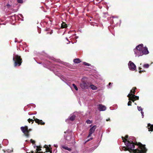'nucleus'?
Masks as SVG:
<instances>
[{
  "label": "nucleus",
  "mask_w": 153,
  "mask_h": 153,
  "mask_svg": "<svg viewBox=\"0 0 153 153\" xmlns=\"http://www.w3.org/2000/svg\"><path fill=\"white\" fill-rule=\"evenodd\" d=\"M17 1L18 3H22V0H17Z\"/></svg>",
  "instance_id": "30"
},
{
  "label": "nucleus",
  "mask_w": 153,
  "mask_h": 153,
  "mask_svg": "<svg viewBox=\"0 0 153 153\" xmlns=\"http://www.w3.org/2000/svg\"><path fill=\"white\" fill-rule=\"evenodd\" d=\"M7 6L8 7L10 6V4H7Z\"/></svg>",
  "instance_id": "33"
},
{
  "label": "nucleus",
  "mask_w": 153,
  "mask_h": 153,
  "mask_svg": "<svg viewBox=\"0 0 153 153\" xmlns=\"http://www.w3.org/2000/svg\"><path fill=\"white\" fill-rule=\"evenodd\" d=\"M136 89V87H134L131 90L130 93L131 95V96H133V97H134V99L135 100H139V97L137 96H135L134 94H135V90Z\"/></svg>",
  "instance_id": "5"
},
{
  "label": "nucleus",
  "mask_w": 153,
  "mask_h": 153,
  "mask_svg": "<svg viewBox=\"0 0 153 153\" xmlns=\"http://www.w3.org/2000/svg\"><path fill=\"white\" fill-rule=\"evenodd\" d=\"M62 148L65 149H66V150H68L69 151H71V149H70V148H68V147L66 146H62Z\"/></svg>",
  "instance_id": "16"
},
{
  "label": "nucleus",
  "mask_w": 153,
  "mask_h": 153,
  "mask_svg": "<svg viewBox=\"0 0 153 153\" xmlns=\"http://www.w3.org/2000/svg\"><path fill=\"white\" fill-rule=\"evenodd\" d=\"M19 15L20 17H21L22 18H23V16L22 14H19Z\"/></svg>",
  "instance_id": "32"
},
{
  "label": "nucleus",
  "mask_w": 153,
  "mask_h": 153,
  "mask_svg": "<svg viewBox=\"0 0 153 153\" xmlns=\"http://www.w3.org/2000/svg\"><path fill=\"white\" fill-rule=\"evenodd\" d=\"M28 121L29 123H30V121H34V120H33L32 119H30V118H29L28 120Z\"/></svg>",
  "instance_id": "27"
},
{
  "label": "nucleus",
  "mask_w": 153,
  "mask_h": 153,
  "mask_svg": "<svg viewBox=\"0 0 153 153\" xmlns=\"http://www.w3.org/2000/svg\"><path fill=\"white\" fill-rule=\"evenodd\" d=\"M76 39L78 38V37H76Z\"/></svg>",
  "instance_id": "41"
},
{
  "label": "nucleus",
  "mask_w": 153,
  "mask_h": 153,
  "mask_svg": "<svg viewBox=\"0 0 153 153\" xmlns=\"http://www.w3.org/2000/svg\"><path fill=\"white\" fill-rule=\"evenodd\" d=\"M131 102L130 100L128 102V106L131 105Z\"/></svg>",
  "instance_id": "26"
},
{
  "label": "nucleus",
  "mask_w": 153,
  "mask_h": 153,
  "mask_svg": "<svg viewBox=\"0 0 153 153\" xmlns=\"http://www.w3.org/2000/svg\"><path fill=\"white\" fill-rule=\"evenodd\" d=\"M21 129L24 133V135L27 137H28L29 136V131L31 130L30 129L28 130V127L27 126H25V127H21Z\"/></svg>",
  "instance_id": "4"
},
{
  "label": "nucleus",
  "mask_w": 153,
  "mask_h": 153,
  "mask_svg": "<svg viewBox=\"0 0 153 153\" xmlns=\"http://www.w3.org/2000/svg\"><path fill=\"white\" fill-rule=\"evenodd\" d=\"M98 108L100 111H104L106 109V107L101 104L99 105Z\"/></svg>",
  "instance_id": "10"
},
{
  "label": "nucleus",
  "mask_w": 153,
  "mask_h": 153,
  "mask_svg": "<svg viewBox=\"0 0 153 153\" xmlns=\"http://www.w3.org/2000/svg\"><path fill=\"white\" fill-rule=\"evenodd\" d=\"M110 120V118H108V119H107L106 120V121H109V120Z\"/></svg>",
  "instance_id": "34"
},
{
  "label": "nucleus",
  "mask_w": 153,
  "mask_h": 153,
  "mask_svg": "<svg viewBox=\"0 0 153 153\" xmlns=\"http://www.w3.org/2000/svg\"><path fill=\"white\" fill-rule=\"evenodd\" d=\"M111 82H109V83L108 85H111Z\"/></svg>",
  "instance_id": "39"
},
{
  "label": "nucleus",
  "mask_w": 153,
  "mask_h": 153,
  "mask_svg": "<svg viewBox=\"0 0 153 153\" xmlns=\"http://www.w3.org/2000/svg\"><path fill=\"white\" fill-rule=\"evenodd\" d=\"M143 71H141L140 70L139 71V73H141V72H143Z\"/></svg>",
  "instance_id": "35"
},
{
  "label": "nucleus",
  "mask_w": 153,
  "mask_h": 153,
  "mask_svg": "<svg viewBox=\"0 0 153 153\" xmlns=\"http://www.w3.org/2000/svg\"><path fill=\"white\" fill-rule=\"evenodd\" d=\"M33 119L35 121V122L41 125H44L45 124V123L43 122L42 120H39L37 118H36L35 117H33Z\"/></svg>",
  "instance_id": "9"
},
{
  "label": "nucleus",
  "mask_w": 153,
  "mask_h": 153,
  "mask_svg": "<svg viewBox=\"0 0 153 153\" xmlns=\"http://www.w3.org/2000/svg\"><path fill=\"white\" fill-rule=\"evenodd\" d=\"M4 152H5V151L4 150Z\"/></svg>",
  "instance_id": "47"
},
{
  "label": "nucleus",
  "mask_w": 153,
  "mask_h": 153,
  "mask_svg": "<svg viewBox=\"0 0 153 153\" xmlns=\"http://www.w3.org/2000/svg\"><path fill=\"white\" fill-rule=\"evenodd\" d=\"M96 128V126H94L90 129L89 130V135L88 136V137H90L92 134L94 132Z\"/></svg>",
  "instance_id": "8"
},
{
  "label": "nucleus",
  "mask_w": 153,
  "mask_h": 153,
  "mask_svg": "<svg viewBox=\"0 0 153 153\" xmlns=\"http://www.w3.org/2000/svg\"><path fill=\"white\" fill-rule=\"evenodd\" d=\"M30 141L33 144L35 143V141L34 140H33L32 139L30 140Z\"/></svg>",
  "instance_id": "29"
},
{
  "label": "nucleus",
  "mask_w": 153,
  "mask_h": 153,
  "mask_svg": "<svg viewBox=\"0 0 153 153\" xmlns=\"http://www.w3.org/2000/svg\"><path fill=\"white\" fill-rule=\"evenodd\" d=\"M35 153H43L42 152H35Z\"/></svg>",
  "instance_id": "38"
},
{
  "label": "nucleus",
  "mask_w": 153,
  "mask_h": 153,
  "mask_svg": "<svg viewBox=\"0 0 153 153\" xmlns=\"http://www.w3.org/2000/svg\"><path fill=\"white\" fill-rule=\"evenodd\" d=\"M66 39L67 40H68V39L67 38H66Z\"/></svg>",
  "instance_id": "46"
},
{
  "label": "nucleus",
  "mask_w": 153,
  "mask_h": 153,
  "mask_svg": "<svg viewBox=\"0 0 153 153\" xmlns=\"http://www.w3.org/2000/svg\"><path fill=\"white\" fill-rule=\"evenodd\" d=\"M80 86L83 89H87L89 87L88 83L83 80H82V82L80 84Z\"/></svg>",
  "instance_id": "7"
},
{
  "label": "nucleus",
  "mask_w": 153,
  "mask_h": 153,
  "mask_svg": "<svg viewBox=\"0 0 153 153\" xmlns=\"http://www.w3.org/2000/svg\"><path fill=\"white\" fill-rule=\"evenodd\" d=\"M149 64H145L143 66V67L144 68H148L149 67Z\"/></svg>",
  "instance_id": "22"
},
{
  "label": "nucleus",
  "mask_w": 153,
  "mask_h": 153,
  "mask_svg": "<svg viewBox=\"0 0 153 153\" xmlns=\"http://www.w3.org/2000/svg\"><path fill=\"white\" fill-rule=\"evenodd\" d=\"M127 97H128L129 98H128V100H131L133 102H134V101L135 100L134 99V97H133V96L132 97L131 96V94H128V95H127Z\"/></svg>",
  "instance_id": "12"
},
{
  "label": "nucleus",
  "mask_w": 153,
  "mask_h": 153,
  "mask_svg": "<svg viewBox=\"0 0 153 153\" xmlns=\"http://www.w3.org/2000/svg\"><path fill=\"white\" fill-rule=\"evenodd\" d=\"M86 122L88 124H91L92 123V121L90 120H88L86 121Z\"/></svg>",
  "instance_id": "24"
},
{
  "label": "nucleus",
  "mask_w": 153,
  "mask_h": 153,
  "mask_svg": "<svg viewBox=\"0 0 153 153\" xmlns=\"http://www.w3.org/2000/svg\"><path fill=\"white\" fill-rule=\"evenodd\" d=\"M80 62L79 59H76L74 60V62L76 63H80Z\"/></svg>",
  "instance_id": "17"
},
{
  "label": "nucleus",
  "mask_w": 153,
  "mask_h": 153,
  "mask_svg": "<svg viewBox=\"0 0 153 153\" xmlns=\"http://www.w3.org/2000/svg\"><path fill=\"white\" fill-rule=\"evenodd\" d=\"M28 114L29 115H31L33 114H30V113L29 112L28 113Z\"/></svg>",
  "instance_id": "36"
},
{
  "label": "nucleus",
  "mask_w": 153,
  "mask_h": 153,
  "mask_svg": "<svg viewBox=\"0 0 153 153\" xmlns=\"http://www.w3.org/2000/svg\"><path fill=\"white\" fill-rule=\"evenodd\" d=\"M128 66L129 69L132 71H134L136 69L135 65L131 61H129Z\"/></svg>",
  "instance_id": "6"
},
{
  "label": "nucleus",
  "mask_w": 153,
  "mask_h": 153,
  "mask_svg": "<svg viewBox=\"0 0 153 153\" xmlns=\"http://www.w3.org/2000/svg\"><path fill=\"white\" fill-rule=\"evenodd\" d=\"M139 68V69H141V68Z\"/></svg>",
  "instance_id": "43"
},
{
  "label": "nucleus",
  "mask_w": 153,
  "mask_h": 153,
  "mask_svg": "<svg viewBox=\"0 0 153 153\" xmlns=\"http://www.w3.org/2000/svg\"><path fill=\"white\" fill-rule=\"evenodd\" d=\"M33 151H31V153H33Z\"/></svg>",
  "instance_id": "42"
},
{
  "label": "nucleus",
  "mask_w": 153,
  "mask_h": 153,
  "mask_svg": "<svg viewBox=\"0 0 153 153\" xmlns=\"http://www.w3.org/2000/svg\"><path fill=\"white\" fill-rule=\"evenodd\" d=\"M13 150H10V149H8L7 151V152H6V153H11V152H13Z\"/></svg>",
  "instance_id": "25"
},
{
  "label": "nucleus",
  "mask_w": 153,
  "mask_h": 153,
  "mask_svg": "<svg viewBox=\"0 0 153 153\" xmlns=\"http://www.w3.org/2000/svg\"><path fill=\"white\" fill-rule=\"evenodd\" d=\"M72 85H73V86L74 87V88H75V89L76 91H78V88L77 87V86L76 85L74 84H72Z\"/></svg>",
  "instance_id": "21"
},
{
  "label": "nucleus",
  "mask_w": 153,
  "mask_h": 153,
  "mask_svg": "<svg viewBox=\"0 0 153 153\" xmlns=\"http://www.w3.org/2000/svg\"><path fill=\"white\" fill-rule=\"evenodd\" d=\"M90 87L93 90H96L97 89V87L93 85H90Z\"/></svg>",
  "instance_id": "18"
},
{
  "label": "nucleus",
  "mask_w": 153,
  "mask_h": 153,
  "mask_svg": "<svg viewBox=\"0 0 153 153\" xmlns=\"http://www.w3.org/2000/svg\"><path fill=\"white\" fill-rule=\"evenodd\" d=\"M37 149H36V150H37V152H38V151H41V147H39V146H37Z\"/></svg>",
  "instance_id": "20"
},
{
  "label": "nucleus",
  "mask_w": 153,
  "mask_h": 153,
  "mask_svg": "<svg viewBox=\"0 0 153 153\" xmlns=\"http://www.w3.org/2000/svg\"><path fill=\"white\" fill-rule=\"evenodd\" d=\"M44 147L46 149V150H47L46 152H50V153H52V151L51 150V149L49 148V147H48L47 145H45Z\"/></svg>",
  "instance_id": "14"
},
{
  "label": "nucleus",
  "mask_w": 153,
  "mask_h": 153,
  "mask_svg": "<svg viewBox=\"0 0 153 153\" xmlns=\"http://www.w3.org/2000/svg\"><path fill=\"white\" fill-rule=\"evenodd\" d=\"M123 141L124 142L126 147H124L123 148V150L124 151L128 150L130 152H133L134 153H145L147 150L145 147V145H142L140 143L138 144L137 143L135 144L139 146V148L138 149H134V140L135 137H131L129 138L128 135H126L125 138L123 137H122Z\"/></svg>",
  "instance_id": "1"
},
{
  "label": "nucleus",
  "mask_w": 153,
  "mask_h": 153,
  "mask_svg": "<svg viewBox=\"0 0 153 153\" xmlns=\"http://www.w3.org/2000/svg\"><path fill=\"white\" fill-rule=\"evenodd\" d=\"M36 114V113H34V114Z\"/></svg>",
  "instance_id": "44"
},
{
  "label": "nucleus",
  "mask_w": 153,
  "mask_h": 153,
  "mask_svg": "<svg viewBox=\"0 0 153 153\" xmlns=\"http://www.w3.org/2000/svg\"><path fill=\"white\" fill-rule=\"evenodd\" d=\"M84 64H85V65H87V66H89L90 65V64H89V63H86V62H84Z\"/></svg>",
  "instance_id": "28"
},
{
  "label": "nucleus",
  "mask_w": 153,
  "mask_h": 153,
  "mask_svg": "<svg viewBox=\"0 0 153 153\" xmlns=\"http://www.w3.org/2000/svg\"><path fill=\"white\" fill-rule=\"evenodd\" d=\"M61 27L62 28H65L67 27V25L65 23L63 22L62 24Z\"/></svg>",
  "instance_id": "19"
},
{
  "label": "nucleus",
  "mask_w": 153,
  "mask_h": 153,
  "mask_svg": "<svg viewBox=\"0 0 153 153\" xmlns=\"http://www.w3.org/2000/svg\"><path fill=\"white\" fill-rule=\"evenodd\" d=\"M146 47H143V44H141L139 45H138L136 47V49H138L140 50V51H142V50L143 49Z\"/></svg>",
  "instance_id": "11"
},
{
  "label": "nucleus",
  "mask_w": 153,
  "mask_h": 153,
  "mask_svg": "<svg viewBox=\"0 0 153 153\" xmlns=\"http://www.w3.org/2000/svg\"><path fill=\"white\" fill-rule=\"evenodd\" d=\"M54 146L55 147H57V146L56 145L54 144Z\"/></svg>",
  "instance_id": "37"
},
{
  "label": "nucleus",
  "mask_w": 153,
  "mask_h": 153,
  "mask_svg": "<svg viewBox=\"0 0 153 153\" xmlns=\"http://www.w3.org/2000/svg\"><path fill=\"white\" fill-rule=\"evenodd\" d=\"M135 105H137L136 103H135Z\"/></svg>",
  "instance_id": "45"
},
{
  "label": "nucleus",
  "mask_w": 153,
  "mask_h": 153,
  "mask_svg": "<svg viewBox=\"0 0 153 153\" xmlns=\"http://www.w3.org/2000/svg\"><path fill=\"white\" fill-rule=\"evenodd\" d=\"M75 116L74 114H72L70 115V120H71L73 121L74 120L75 118Z\"/></svg>",
  "instance_id": "15"
},
{
  "label": "nucleus",
  "mask_w": 153,
  "mask_h": 153,
  "mask_svg": "<svg viewBox=\"0 0 153 153\" xmlns=\"http://www.w3.org/2000/svg\"><path fill=\"white\" fill-rule=\"evenodd\" d=\"M134 51L136 56H142L143 54H147L149 53L147 48H143L142 51H140L139 49H134Z\"/></svg>",
  "instance_id": "2"
},
{
  "label": "nucleus",
  "mask_w": 153,
  "mask_h": 153,
  "mask_svg": "<svg viewBox=\"0 0 153 153\" xmlns=\"http://www.w3.org/2000/svg\"><path fill=\"white\" fill-rule=\"evenodd\" d=\"M13 59L14 62L15 66H19L21 65L22 59L20 56L14 54Z\"/></svg>",
  "instance_id": "3"
},
{
  "label": "nucleus",
  "mask_w": 153,
  "mask_h": 153,
  "mask_svg": "<svg viewBox=\"0 0 153 153\" xmlns=\"http://www.w3.org/2000/svg\"><path fill=\"white\" fill-rule=\"evenodd\" d=\"M137 109H138V110L139 111H142L143 110V109L140 106H137Z\"/></svg>",
  "instance_id": "23"
},
{
  "label": "nucleus",
  "mask_w": 153,
  "mask_h": 153,
  "mask_svg": "<svg viewBox=\"0 0 153 153\" xmlns=\"http://www.w3.org/2000/svg\"><path fill=\"white\" fill-rule=\"evenodd\" d=\"M52 33V31H51L50 33V34H51Z\"/></svg>",
  "instance_id": "40"
},
{
  "label": "nucleus",
  "mask_w": 153,
  "mask_h": 153,
  "mask_svg": "<svg viewBox=\"0 0 153 153\" xmlns=\"http://www.w3.org/2000/svg\"><path fill=\"white\" fill-rule=\"evenodd\" d=\"M26 153H28V152H27Z\"/></svg>",
  "instance_id": "48"
},
{
  "label": "nucleus",
  "mask_w": 153,
  "mask_h": 153,
  "mask_svg": "<svg viewBox=\"0 0 153 153\" xmlns=\"http://www.w3.org/2000/svg\"><path fill=\"white\" fill-rule=\"evenodd\" d=\"M149 130L152 131H153V125H151L150 124H148V125Z\"/></svg>",
  "instance_id": "13"
},
{
  "label": "nucleus",
  "mask_w": 153,
  "mask_h": 153,
  "mask_svg": "<svg viewBox=\"0 0 153 153\" xmlns=\"http://www.w3.org/2000/svg\"><path fill=\"white\" fill-rule=\"evenodd\" d=\"M141 114H142V118H143V117H144V112H143L142 111H141Z\"/></svg>",
  "instance_id": "31"
}]
</instances>
